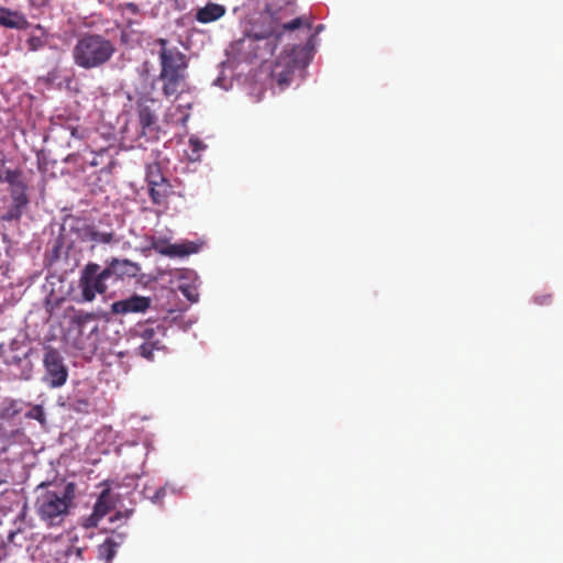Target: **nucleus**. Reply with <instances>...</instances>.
Instances as JSON below:
<instances>
[{"label": "nucleus", "instance_id": "24", "mask_svg": "<svg viewBox=\"0 0 563 563\" xmlns=\"http://www.w3.org/2000/svg\"><path fill=\"white\" fill-rule=\"evenodd\" d=\"M25 417L27 419H33V420H36L38 421L41 424H44L45 423V412H44V409H43V406L41 405H35L33 406L26 413H25Z\"/></svg>", "mask_w": 563, "mask_h": 563}, {"label": "nucleus", "instance_id": "20", "mask_svg": "<svg viewBox=\"0 0 563 563\" xmlns=\"http://www.w3.org/2000/svg\"><path fill=\"white\" fill-rule=\"evenodd\" d=\"M115 232L110 224L107 225V229H100L97 225L92 224L91 231V243L93 244H111L117 242Z\"/></svg>", "mask_w": 563, "mask_h": 563}, {"label": "nucleus", "instance_id": "12", "mask_svg": "<svg viewBox=\"0 0 563 563\" xmlns=\"http://www.w3.org/2000/svg\"><path fill=\"white\" fill-rule=\"evenodd\" d=\"M84 548L77 545V539L60 540V547L55 551L56 563H79L82 561Z\"/></svg>", "mask_w": 563, "mask_h": 563}, {"label": "nucleus", "instance_id": "19", "mask_svg": "<svg viewBox=\"0 0 563 563\" xmlns=\"http://www.w3.org/2000/svg\"><path fill=\"white\" fill-rule=\"evenodd\" d=\"M151 200L154 205L165 206L172 194V186L168 181L148 188Z\"/></svg>", "mask_w": 563, "mask_h": 563}, {"label": "nucleus", "instance_id": "6", "mask_svg": "<svg viewBox=\"0 0 563 563\" xmlns=\"http://www.w3.org/2000/svg\"><path fill=\"white\" fill-rule=\"evenodd\" d=\"M110 278L109 269H101L97 263H88L80 272L78 288L80 289V302H91L97 294H104L108 290L106 282Z\"/></svg>", "mask_w": 563, "mask_h": 563}, {"label": "nucleus", "instance_id": "28", "mask_svg": "<svg viewBox=\"0 0 563 563\" xmlns=\"http://www.w3.org/2000/svg\"><path fill=\"white\" fill-rule=\"evenodd\" d=\"M273 76L276 77V80L279 86H285V85H288V82H289L290 73L283 71L280 74H277L276 70H273Z\"/></svg>", "mask_w": 563, "mask_h": 563}, {"label": "nucleus", "instance_id": "11", "mask_svg": "<svg viewBox=\"0 0 563 563\" xmlns=\"http://www.w3.org/2000/svg\"><path fill=\"white\" fill-rule=\"evenodd\" d=\"M151 306V299L139 295H133L126 299L114 301L111 305V311L118 314L130 312H144Z\"/></svg>", "mask_w": 563, "mask_h": 563}, {"label": "nucleus", "instance_id": "27", "mask_svg": "<svg viewBox=\"0 0 563 563\" xmlns=\"http://www.w3.org/2000/svg\"><path fill=\"white\" fill-rule=\"evenodd\" d=\"M533 301L540 306H548L552 303V295L550 294H537L533 297Z\"/></svg>", "mask_w": 563, "mask_h": 563}, {"label": "nucleus", "instance_id": "30", "mask_svg": "<svg viewBox=\"0 0 563 563\" xmlns=\"http://www.w3.org/2000/svg\"><path fill=\"white\" fill-rule=\"evenodd\" d=\"M10 478V472L7 467H0V486L7 484Z\"/></svg>", "mask_w": 563, "mask_h": 563}, {"label": "nucleus", "instance_id": "8", "mask_svg": "<svg viewBox=\"0 0 563 563\" xmlns=\"http://www.w3.org/2000/svg\"><path fill=\"white\" fill-rule=\"evenodd\" d=\"M43 363L45 367L44 382L52 388L63 386L67 380L68 372L60 353L53 347L45 349Z\"/></svg>", "mask_w": 563, "mask_h": 563}, {"label": "nucleus", "instance_id": "1", "mask_svg": "<svg viewBox=\"0 0 563 563\" xmlns=\"http://www.w3.org/2000/svg\"><path fill=\"white\" fill-rule=\"evenodd\" d=\"M161 46L159 63L161 73L159 80L163 82L162 92L166 98L175 97L189 91L187 82L188 58L176 46L169 47L168 41L159 38L157 41Z\"/></svg>", "mask_w": 563, "mask_h": 563}, {"label": "nucleus", "instance_id": "15", "mask_svg": "<svg viewBox=\"0 0 563 563\" xmlns=\"http://www.w3.org/2000/svg\"><path fill=\"white\" fill-rule=\"evenodd\" d=\"M0 25L7 29L26 30L30 23L23 13L0 7Z\"/></svg>", "mask_w": 563, "mask_h": 563}, {"label": "nucleus", "instance_id": "31", "mask_svg": "<svg viewBox=\"0 0 563 563\" xmlns=\"http://www.w3.org/2000/svg\"><path fill=\"white\" fill-rule=\"evenodd\" d=\"M124 8L133 14H137L140 12L139 5L133 2L125 3Z\"/></svg>", "mask_w": 563, "mask_h": 563}, {"label": "nucleus", "instance_id": "2", "mask_svg": "<svg viewBox=\"0 0 563 563\" xmlns=\"http://www.w3.org/2000/svg\"><path fill=\"white\" fill-rule=\"evenodd\" d=\"M282 35L277 23L269 14H262L251 29L246 32L236 45L239 51L244 55V58L252 60L254 58H266L273 55L276 47V42Z\"/></svg>", "mask_w": 563, "mask_h": 563}, {"label": "nucleus", "instance_id": "39", "mask_svg": "<svg viewBox=\"0 0 563 563\" xmlns=\"http://www.w3.org/2000/svg\"><path fill=\"white\" fill-rule=\"evenodd\" d=\"M3 181V176H2V173L0 172V183Z\"/></svg>", "mask_w": 563, "mask_h": 563}, {"label": "nucleus", "instance_id": "33", "mask_svg": "<svg viewBox=\"0 0 563 563\" xmlns=\"http://www.w3.org/2000/svg\"><path fill=\"white\" fill-rule=\"evenodd\" d=\"M132 514V510H126L125 512L118 511L113 518H111V521H114L120 518H129Z\"/></svg>", "mask_w": 563, "mask_h": 563}, {"label": "nucleus", "instance_id": "32", "mask_svg": "<svg viewBox=\"0 0 563 563\" xmlns=\"http://www.w3.org/2000/svg\"><path fill=\"white\" fill-rule=\"evenodd\" d=\"M164 496H165V489L159 488V489H157V492L155 493V495L153 496L152 499L154 503H158Z\"/></svg>", "mask_w": 563, "mask_h": 563}, {"label": "nucleus", "instance_id": "17", "mask_svg": "<svg viewBox=\"0 0 563 563\" xmlns=\"http://www.w3.org/2000/svg\"><path fill=\"white\" fill-rule=\"evenodd\" d=\"M123 542V536L119 534L118 540L114 537L107 538L101 544L98 545V558L104 560L106 563H110L115 556L117 549Z\"/></svg>", "mask_w": 563, "mask_h": 563}, {"label": "nucleus", "instance_id": "10", "mask_svg": "<svg viewBox=\"0 0 563 563\" xmlns=\"http://www.w3.org/2000/svg\"><path fill=\"white\" fill-rule=\"evenodd\" d=\"M27 188L10 190L11 205L8 211L1 216L3 221H18L21 219L24 209L29 206L30 199L26 195Z\"/></svg>", "mask_w": 563, "mask_h": 563}, {"label": "nucleus", "instance_id": "18", "mask_svg": "<svg viewBox=\"0 0 563 563\" xmlns=\"http://www.w3.org/2000/svg\"><path fill=\"white\" fill-rule=\"evenodd\" d=\"M104 269L110 271V277L112 275H117L119 277L122 276H135L139 267L135 263L129 261V260H112L110 265L106 267Z\"/></svg>", "mask_w": 563, "mask_h": 563}, {"label": "nucleus", "instance_id": "3", "mask_svg": "<svg viewBox=\"0 0 563 563\" xmlns=\"http://www.w3.org/2000/svg\"><path fill=\"white\" fill-rule=\"evenodd\" d=\"M115 53L112 41L101 34L82 35L73 48L74 63L84 69L98 68L107 64Z\"/></svg>", "mask_w": 563, "mask_h": 563}, {"label": "nucleus", "instance_id": "34", "mask_svg": "<svg viewBox=\"0 0 563 563\" xmlns=\"http://www.w3.org/2000/svg\"><path fill=\"white\" fill-rule=\"evenodd\" d=\"M190 145H191V146L194 147V150H196V151L201 150V148H203V147H205V145L202 144V142H201V141H199V140H194V139H191V140H190Z\"/></svg>", "mask_w": 563, "mask_h": 563}, {"label": "nucleus", "instance_id": "9", "mask_svg": "<svg viewBox=\"0 0 563 563\" xmlns=\"http://www.w3.org/2000/svg\"><path fill=\"white\" fill-rule=\"evenodd\" d=\"M199 244L191 242V241H185L180 243H168L164 240H158L153 243V249L162 254L169 257H184L191 254H195L199 251Z\"/></svg>", "mask_w": 563, "mask_h": 563}, {"label": "nucleus", "instance_id": "38", "mask_svg": "<svg viewBox=\"0 0 563 563\" xmlns=\"http://www.w3.org/2000/svg\"><path fill=\"white\" fill-rule=\"evenodd\" d=\"M90 165H91V166H97V165H98V163L96 162V159H92V161L90 162Z\"/></svg>", "mask_w": 563, "mask_h": 563}, {"label": "nucleus", "instance_id": "13", "mask_svg": "<svg viewBox=\"0 0 563 563\" xmlns=\"http://www.w3.org/2000/svg\"><path fill=\"white\" fill-rule=\"evenodd\" d=\"M23 437L24 432L21 428L0 422V456L20 443Z\"/></svg>", "mask_w": 563, "mask_h": 563}, {"label": "nucleus", "instance_id": "16", "mask_svg": "<svg viewBox=\"0 0 563 563\" xmlns=\"http://www.w3.org/2000/svg\"><path fill=\"white\" fill-rule=\"evenodd\" d=\"M227 12V9L222 4L208 2L205 7L199 8L196 12V20L199 23H211L221 19Z\"/></svg>", "mask_w": 563, "mask_h": 563}, {"label": "nucleus", "instance_id": "7", "mask_svg": "<svg viewBox=\"0 0 563 563\" xmlns=\"http://www.w3.org/2000/svg\"><path fill=\"white\" fill-rule=\"evenodd\" d=\"M136 336L142 339V343L137 347V353L147 361L154 358L155 351L164 350L163 338L165 336V328L150 323L137 324L134 330Z\"/></svg>", "mask_w": 563, "mask_h": 563}, {"label": "nucleus", "instance_id": "5", "mask_svg": "<svg viewBox=\"0 0 563 563\" xmlns=\"http://www.w3.org/2000/svg\"><path fill=\"white\" fill-rule=\"evenodd\" d=\"M158 108L159 102L154 98L142 97L136 101L139 139H144L146 142L158 141L162 131L158 123Z\"/></svg>", "mask_w": 563, "mask_h": 563}, {"label": "nucleus", "instance_id": "26", "mask_svg": "<svg viewBox=\"0 0 563 563\" xmlns=\"http://www.w3.org/2000/svg\"><path fill=\"white\" fill-rule=\"evenodd\" d=\"M302 25H303V19L300 18V16L299 18H295L290 22L284 23L282 25V31L280 32L283 33V31H294V30L299 29Z\"/></svg>", "mask_w": 563, "mask_h": 563}, {"label": "nucleus", "instance_id": "4", "mask_svg": "<svg viewBox=\"0 0 563 563\" xmlns=\"http://www.w3.org/2000/svg\"><path fill=\"white\" fill-rule=\"evenodd\" d=\"M71 503L66 490L56 492L44 489L42 490L35 501V508L38 517L48 526H56L63 521L67 515L68 508Z\"/></svg>", "mask_w": 563, "mask_h": 563}, {"label": "nucleus", "instance_id": "23", "mask_svg": "<svg viewBox=\"0 0 563 563\" xmlns=\"http://www.w3.org/2000/svg\"><path fill=\"white\" fill-rule=\"evenodd\" d=\"M148 188L168 181L162 174L158 165L150 166L146 173Z\"/></svg>", "mask_w": 563, "mask_h": 563}, {"label": "nucleus", "instance_id": "21", "mask_svg": "<svg viewBox=\"0 0 563 563\" xmlns=\"http://www.w3.org/2000/svg\"><path fill=\"white\" fill-rule=\"evenodd\" d=\"M22 411L21 402L16 399H5L0 409V419L11 420Z\"/></svg>", "mask_w": 563, "mask_h": 563}, {"label": "nucleus", "instance_id": "36", "mask_svg": "<svg viewBox=\"0 0 563 563\" xmlns=\"http://www.w3.org/2000/svg\"><path fill=\"white\" fill-rule=\"evenodd\" d=\"M295 1L296 0H286V4L294 8L295 7Z\"/></svg>", "mask_w": 563, "mask_h": 563}, {"label": "nucleus", "instance_id": "35", "mask_svg": "<svg viewBox=\"0 0 563 563\" xmlns=\"http://www.w3.org/2000/svg\"><path fill=\"white\" fill-rule=\"evenodd\" d=\"M76 157H77V155H76V154H69V155L65 158V162H66V163L74 162Z\"/></svg>", "mask_w": 563, "mask_h": 563}, {"label": "nucleus", "instance_id": "29", "mask_svg": "<svg viewBox=\"0 0 563 563\" xmlns=\"http://www.w3.org/2000/svg\"><path fill=\"white\" fill-rule=\"evenodd\" d=\"M181 294L187 297L191 302H196L198 300V294L195 292L189 286L179 288Z\"/></svg>", "mask_w": 563, "mask_h": 563}, {"label": "nucleus", "instance_id": "37", "mask_svg": "<svg viewBox=\"0 0 563 563\" xmlns=\"http://www.w3.org/2000/svg\"><path fill=\"white\" fill-rule=\"evenodd\" d=\"M78 404H79L80 406H84V407H87V406H88V402H87L86 400H80V401H78Z\"/></svg>", "mask_w": 563, "mask_h": 563}, {"label": "nucleus", "instance_id": "22", "mask_svg": "<svg viewBox=\"0 0 563 563\" xmlns=\"http://www.w3.org/2000/svg\"><path fill=\"white\" fill-rule=\"evenodd\" d=\"M3 181L10 185V190L27 188V185L22 179V172L20 169H7L4 172Z\"/></svg>", "mask_w": 563, "mask_h": 563}, {"label": "nucleus", "instance_id": "14", "mask_svg": "<svg viewBox=\"0 0 563 563\" xmlns=\"http://www.w3.org/2000/svg\"><path fill=\"white\" fill-rule=\"evenodd\" d=\"M114 506V501L109 488L103 489L95 506L93 511L89 518V526H97L98 521L102 519Z\"/></svg>", "mask_w": 563, "mask_h": 563}, {"label": "nucleus", "instance_id": "25", "mask_svg": "<svg viewBox=\"0 0 563 563\" xmlns=\"http://www.w3.org/2000/svg\"><path fill=\"white\" fill-rule=\"evenodd\" d=\"M91 231H92V224H82L81 227L76 229L77 238L81 242H90L91 241Z\"/></svg>", "mask_w": 563, "mask_h": 563}]
</instances>
